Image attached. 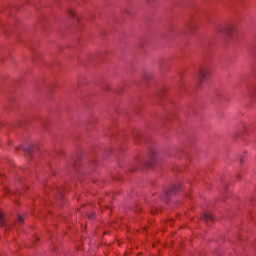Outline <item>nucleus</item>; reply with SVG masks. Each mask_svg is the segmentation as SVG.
<instances>
[{
  "label": "nucleus",
  "mask_w": 256,
  "mask_h": 256,
  "mask_svg": "<svg viewBox=\"0 0 256 256\" xmlns=\"http://www.w3.org/2000/svg\"><path fill=\"white\" fill-rule=\"evenodd\" d=\"M199 79H205V71L204 70H200L199 74H198Z\"/></svg>",
  "instance_id": "f257e3e1"
},
{
  "label": "nucleus",
  "mask_w": 256,
  "mask_h": 256,
  "mask_svg": "<svg viewBox=\"0 0 256 256\" xmlns=\"http://www.w3.org/2000/svg\"><path fill=\"white\" fill-rule=\"evenodd\" d=\"M4 221H3V214L0 213V226L3 227Z\"/></svg>",
  "instance_id": "f03ea898"
},
{
  "label": "nucleus",
  "mask_w": 256,
  "mask_h": 256,
  "mask_svg": "<svg viewBox=\"0 0 256 256\" xmlns=\"http://www.w3.org/2000/svg\"><path fill=\"white\" fill-rule=\"evenodd\" d=\"M68 14L70 15V17H75V12H73L71 10L68 12Z\"/></svg>",
  "instance_id": "7ed1b4c3"
},
{
  "label": "nucleus",
  "mask_w": 256,
  "mask_h": 256,
  "mask_svg": "<svg viewBox=\"0 0 256 256\" xmlns=\"http://www.w3.org/2000/svg\"><path fill=\"white\" fill-rule=\"evenodd\" d=\"M204 219H206V220H207V219L213 220V216L205 215V216H204Z\"/></svg>",
  "instance_id": "20e7f679"
},
{
  "label": "nucleus",
  "mask_w": 256,
  "mask_h": 256,
  "mask_svg": "<svg viewBox=\"0 0 256 256\" xmlns=\"http://www.w3.org/2000/svg\"><path fill=\"white\" fill-rule=\"evenodd\" d=\"M18 221H20V223H23V216H18Z\"/></svg>",
  "instance_id": "39448f33"
}]
</instances>
